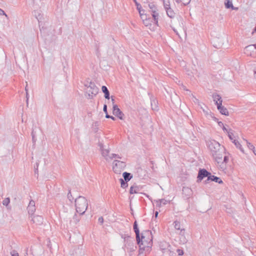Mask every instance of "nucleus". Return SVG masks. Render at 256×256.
I'll return each mask as SVG.
<instances>
[{
    "mask_svg": "<svg viewBox=\"0 0 256 256\" xmlns=\"http://www.w3.org/2000/svg\"><path fill=\"white\" fill-rule=\"evenodd\" d=\"M206 144L212 158L218 164H220V160H222L223 154H226L225 147L214 140L208 141Z\"/></svg>",
    "mask_w": 256,
    "mask_h": 256,
    "instance_id": "1",
    "label": "nucleus"
},
{
    "mask_svg": "<svg viewBox=\"0 0 256 256\" xmlns=\"http://www.w3.org/2000/svg\"><path fill=\"white\" fill-rule=\"evenodd\" d=\"M144 234L150 236V238L146 240L144 232L141 233L140 238H142V241L139 244H138L139 246L138 252L140 254H143L144 252H150L152 246V236L151 231L150 230H146L144 231Z\"/></svg>",
    "mask_w": 256,
    "mask_h": 256,
    "instance_id": "2",
    "label": "nucleus"
},
{
    "mask_svg": "<svg viewBox=\"0 0 256 256\" xmlns=\"http://www.w3.org/2000/svg\"><path fill=\"white\" fill-rule=\"evenodd\" d=\"M76 212L80 214H84L88 207L87 200L84 196H79L75 200Z\"/></svg>",
    "mask_w": 256,
    "mask_h": 256,
    "instance_id": "3",
    "label": "nucleus"
},
{
    "mask_svg": "<svg viewBox=\"0 0 256 256\" xmlns=\"http://www.w3.org/2000/svg\"><path fill=\"white\" fill-rule=\"evenodd\" d=\"M148 6L149 8L150 9L149 12L151 14L152 19L154 20V22L156 25L158 26L159 14L158 12V8L154 2L150 3Z\"/></svg>",
    "mask_w": 256,
    "mask_h": 256,
    "instance_id": "4",
    "label": "nucleus"
},
{
    "mask_svg": "<svg viewBox=\"0 0 256 256\" xmlns=\"http://www.w3.org/2000/svg\"><path fill=\"white\" fill-rule=\"evenodd\" d=\"M112 170L114 172L117 174H120L126 167L125 162L118 160H114L113 162Z\"/></svg>",
    "mask_w": 256,
    "mask_h": 256,
    "instance_id": "5",
    "label": "nucleus"
},
{
    "mask_svg": "<svg viewBox=\"0 0 256 256\" xmlns=\"http://www.w3.org/2000/svg\"><path fill=\"white\" fill-rule=\"evenodd\" d=\"M124 246L130 252H134L136 248L134 246V242L130 239V236H124Z\"/></svg>",
    "mask_w": 256,
    "mask_h": 256,
    "instance_id": "6",
    "label": "nucleus"
},
{
    "mask_svg": "<svg viewBox=\"0 0 256 256\" xmlns=\"http://www.w3.org/2000/svg\"><path fill=\"white\" fill-rule=\"evenodd\" d=\"M210 172L205 168H200L198 172L197 176V182H200L205 178H208L210 175Z\"/></svg>",
    "mask_w": 256,
    "mask_h": 256,
    "instance_id": "7",
    "label": "nucleus"
},
{
    "mask_svg": "<svg viewBox=\"0 0 256 256\" xmlns=\"http://www.w3.org/2000/svg\"><path fill=\"white\" fill-rule=\"evenodd\" d=\"M87 86L88 90V92H90L91 94L96 96L98 92V88L96 86L94 82H90L88 85L85 84Z\"/></svg>",
    "mask_w": 256,
    "mask_h": 256,
    "instance_id": "8",
    "label": "nucleus"
},
{
    "mask_svg": "<svg viewBox=\"0 0 256 256\" xmlns=\"http://www.w3.org/2000/svg\"><path fill=\"white\" fill-rule=\"evenodd\" d=\"M133 230L136 234V238L137 244H139L142 241V238H140L141 236V234L140 233V230L138 226V224L136 220H135L133 224Z\"/></svg>",
    "mask_w": 256,
    "mask_h": 256,
    "instance_id": "9",
    "label": "nucleus"
},
{
    "mask_svg": "<svg viewBox=\"0 0 256 256\" xmlns=\"http://www.w3.org/2000/svg\"><path fill=\"white\" fill-rule=\"evenodd\" d=\"M112 114L120 120H124V114L118 108L117 104H114L112 107Z\"/></svg>",
    "mask_w": 256,
    "mask_h": 256,
    "instance_id": "10",
    "label": "nucleus"
},
{
    "mask_svg": "<svg viewBox=\"0 0 256 256\" xmlns=\"http://www.w3.org/2000/svg\"><path fill=\"white\" fill-rule=\"evenodd\" d=\"M192 194V190L188 187H183L182 190V197L184 199H188Z\"/></svg>",
    "mask_w": 256,
    "mask_h": 256,
    "instance_id": "11",
    "label": "nucleus"
},
{
    "mask_svg": "<svg viewBox=\"0 0 256 256\" xmlns=\"http://www.w3.org/2000/svg\"><path fill=\"white\" fill-rule=\"evenodd\" d=\"M218 126H223V130L228 133V137L229 138L232 140H234L233 130L232 129H227L224 126L222 122H218Z\"/></svg>",
    "mask_w": 256,
    "mask_h": 256,
    "instance_id": "12",
    "label": "nucleus"
},
{
    "mask_svg": "<svg viewBox=\"0 0 256 256\" xmlns=\"http://www.w3.org/2000/svg\"><path fill=\"white\" fill-rule=\"evenodd\" d=\"M217 108L222 114L226 116H228L229 115V112L228 110L222 105V104L218 103L217 106Z\"/></svg>",
    "mask_w": 256,
    "mask_h": 256,
    "instance_id": "13",
    "label": "nucleus"
},
{
    "mask_svg": "<svg viewBox=\"0 0 256 256\" xmlns=\"http://www.w3.org/2000/svg\"><path fill=\"white\" fill-rule=\"evenodd\" d=\"M228 160H229L228 156H224L223 161L222 162V160H220V164H219L220 168L222 170H226V164L228 163Z\"/></svg>",
    "mask_w": 256,
    "mask_h": 256,
    "instance_id": "14",
    "label": "nucleus"
},
{
    "mask_svg": "<svg viewBox=\"0 0 256 256\" xmlns=\"http://www.w3.org/2000/svg\"><path fill=\"white\" fill-rule=\"evenodd\" d=\"M150 103L152 110H153L158 111V101L156 98L152 96L150 98Z\"/></svg>",
    "mask_w": 256,
    "mask_h": 256,
    "instance_id": "15",
    "label": "nucleus"
},
{
    "mask_svg": "<svg viewBox=\"0 0 256 256\" xmlns=\"http://www.w3.org/2000/svg\"><path fill=\"white\" fill-rule=\"evenodd\" d=\"M32 220L36 224L40 225L43 222V218L42 216L38 215L34 216L32 218Z\"/></svg>",
    "mask_w": 256,
    "mask_h": 256,
    "instance_id": "16",
    "label": "nucleus"
},
{
    "mask_svg": "<svg viewBox=\"0 0 256 256\" xmlns=\"http://www.w3.org/2000/svg\"><path fill=\"white\" fill-rule=\"evenodd\" d=\"M224 4L225 8L227 9H232L233 10H238V8L234 7L232 4V0H225Z\"/></svg>",
    "mask_w": 256,
    "mask_h": 256,
    "instance_id": "17",
    "label": "nucleus"
},
{
    "mask_svg": "<svg viewBox=\"0 0 256 256\" xmlns=\"http://www.w3.org/2000/svg\"><path fill=\"white\" fill-rule=\"evenodd\" d=\"M212 97L213 98V100L214 102V104L216 105V106H218V103L222 104V100L221 96L220 94L216 93H214L212 94Z\"/></svg>",
    "mask_w": 256,
    "mask_h": 256,
    "instance_id": "18",
    "label": "nucleus"
},
{
    "mask_svg": "<svg viewBox=\"0 0 256 256\" xmlns=\"http://www.w3.org/2000/svg\"><path fill=\"white\" fill-rule=\"evenodd\" d=\"M208 180H210V182H214L219 184H223V182L220 178L212 175V174H210V176L208 177Z\"/></svg>",
    "mask_w": 256,
    "mask_h": 256,
    "instance_id": "19",
    "label": "nucleus"
},
{
    "mask_svg": "<svg viewBox=\"0 0 256 256\" xmlns=\"http://www.w3.org/2000/svg\"><path fill=\"white\" fill-rule=\"evenodd\" d=\"M174 227L176 230H180V234L184 236L185 230L184 228H181L180 222L178 220H176L174 222Z\"/></svg>",
    "mask_w": 256,
    "mask_h": 256,
    "instance_id": "20",
    "label": "nucleus"
},
{
    "mask_svg": "<svg viewBox=\"0 0 256 256\" xmlns=\"http://www.w3.org/2000/svg\"><path fill=\"white\" fill-rule=\"evenodd\" d=\"M143 22V24L146 26H151L152 22H153V19L150 16V15L144 18V19H142Z\"/></svg>",
    "mask_w": 256,
    "mask_h": 256,
    "instance_id": "21",
    "label": "nucleus"
},
{
    "mask_svg": "<svg viewBox=\"0 0 256 256\" xmlns=\"http://www.w3.org/2000/svg\"><path fill=\"white\" fill-rule=\"evenodd\" d=\"M102 90L104 94L105 98L109 100L110 98V94L107 87L105 86H102Z\"/></svg>",
    "mask_w": 256,
    "mask_h": 256,
    "instance_id": "22",
    "label": "nucleus"
},
{
    "mask_svg": "<svg viewBox=\"0 0 256 256\" xmlns=\"http://www.w3.org/2000/svg\"><path fill=\"white\" fill-rule=\"evenodd\" d=\"M122 176L124 180L129 182L132 178L133 176L132 174L125 172H123Z\"/></svg>",
    "mask_w": 256,
    "mask_h": 256,
    "instance_id": "23",
    "label": "nucleus"
},
{
    "mask_svg": "<svg viewBox=\"0 0 256 256\" xmlns=\"http://www.w3.org/2000/svg\"><path fill=\"white\" fill-rule=\"evenodd\" d=\"M168 9L166 10L167 16L170 18H174L176 16V14L170 7H168Z\"/></svg>",
    "mask_w": 256,
    "mask_h": 256,
    "instance_id": "24",
    "label": "nucleus"
},
{
    "mask_svg": "<svg viewBox=\"0 0 256 256\" xmlns=\"http://www.w3.org/2000/svg\"><path fill=\"white\" fill-rule=\"evenodd\" d=\"M139 190V187L138 186L133 185L130 188V194H136Z\"/></svg>",
    "mask_w": 256,
    "mask_h": 256,
    "instance_id": "25",
    "label": "nucleus"
},
{
    "mask_svg": "<svg viewBox=\"0 0 256 256\" xmlns=\"http://www.w3.org/2000/svg\"><path fill=\"white\" fill-rule=\"evenodd\" d=\"M138 12L141 19H144V18L149 16L148 14L145 13V10H143L142 8L138 10Z\"/></svg>",
    "mask_w": 256,
    "mask_h": 256,
    "instance_id": "26",
    "label": "nucleus"
},
{
    "mask_svg": "<svg viewBox=\"0 0 256 256\" xmlns=\"http://www.w3.org/2000/svg\"><path fill=\"white\" fill-rule=\"evenodd\" d=\"M232 142L234 144V145L236 146L238 148V149H240V151L242 152L243 153H244V150L241 145V144L238 141L236 140H234L233 141H232Z\"/></svg>",
    "mask_w": 256,
    "mask_h": 256,
    "instance_id": "27",
    "label": "nucleus"
},
{
    "mask_svg": "<svg viewBox=\"0 0 256 256\" xmlns=\"http://www.w3.org/2000/svg\"><path fill=\"white\" fill-rule=\"evenodd\" d=\"M27 210L28 214L32 216L36 211V206H28L27 207Z\"/></svg>",
    "mask_w": 256,
    "mask_h": 256,
    "instance_id": "28",
    "label": "nucleus"
},
{
    "mask_svg": "<svg viewBox=\"0 0 256 256\" xmlns=\"http://www.w3.org/2000/svg\"><path fill=\"white\" fill-rule=\"evenodd\" d=\"M120 182L121 187L122 188H125L128 186V182H126L123 180V178H120Z\"/></svg>",
    "mask_w": 256,
    "mask_h": 256,
    "instance_id": "29",
    "label": "nucleus"
},
{
    "mask_svg": "<svg viewBox=\"0 0 256 256\" xmlns=\"http://www.w3.org/2000/svg\"><path fill=\"white\" fill-rule=\"evenodd\" d=\"M82 214H79L78 215L76 214H75L73 216V220L74 222L75 223V224H76L78 222H80V216Z\"/></svg>",
    "mask_w": 256,
    "mask_h": 256,
    "instance_id": "30",
    "label": "nucleus"
},
{
    "mask_svg": "<svg viewBox=\"0 0 256 256\" xmlns=\"http://www.w3.org/2000/svg\"><path fill=\"white\" fill-rule=\"evenodd\" d=\"M244 140L246 141V144H247V146L248 147V148L250 150H252V151L254 150V149H255V148L254 146L251 144L250 142L248 140H245L244 139Z\"/></svg>",
    "mask_w": 256,
    "mask_h": 256,
    "instance_id": "31",
    "label": "nucleus"
},
{
    "mask_svg": "<svg viewBox=\"0 0 256 256\" xmlns=\"http://www.w3.org/2000/svg\"><path fill=\"white\" fill-rule=\"evenodd\" d=\"M10 202V198H6L2 202V204L4 206H5L8 208Z\"/></svg>",
    "mask_w": 256,
    "mask_h": 256,
    "instance_id": "32",
    "label": "nucleus"
},
{
    "mask_svg": "<svg viewBox=\"0 0 256 256\" xmlns=\"http://www.w3.org/2000/svg\"><path fill=\"white\" fill-rule=\"evenodd\" d=\"M102 154L103 156L106 157L108 156V154L110 152L108 150L106 149H102V150H101Z\"/></svg>",
    "mask_w": 256,
    "mask_h": 256,
    "instance_id": "33",
    "label": "nucleus"
},
{
    "mask_svg": "<svg viewBox=\"0 0 256 256\" xmlns=\"http://www.w3.org/2000/svg\"><path fill=\"white\" fill-rule=\"evenodd\" d=\"M246 50H256V44H251L249 45L246 47Z\"/></svg>",
    "mask_w": 256,
    "mask_h": 256,
    "instance_id": "34",
    "label": "nucleus"
},
{
    "mask_svg": "<svg viewBox=\"0 0 256 256\" xmlns=\"http://www.w3.org/2000/svg\"><path fill=\"white\" fill-rule=\"evenodd\" d=\"M39 165V162H36V164L34 166V174H38V167Z\"/></svg>",
    "mask_w": 256,
    "mask_h": 256,
    "instance_id": "35",
    "label": "nucleus"
},
{
    "mask_svg": "<svg viewBox=\"0 0 256 256\" xmlns=\"http://www.w3.org/2000/svg\"><path fill=\"white\" fill-rule=\"evenodd\" d=\"M164 9H165L166 10L168 9L169 8L168 7H170V2L168 1V2L166 3L164 0Z\"/></svg>",
    "mask_w": 256,
    "mask_h": 256,
    "instance_id": "36",
    "label": "nucleus"
},
{
    "mask_svg": "<svg viewBox=\"0 0 256 256\" xmlns=\"http://www.w3.org/2000/svg\"><path fill=\"white\" fill-rule=\"evenodd\" d=\"M134 1V2L136 6V9L137 10H139L141 8H142L141 5L140 4H139L137 1L136 0H132Z\"/></svg>",
    "mask_w": 256,
    "mask_h": 256,
    "instance_id": "37",
    "label": "nucleus"
},
{
    "mask_svg": "<svg viewBox=\"0 0 256 256\" xmlns=\"http://www.w3.org/2000/svg\"><path fill=\"white\" fill-rule=\"evenodd\" d=\"M67 196H68V198L70 202H72V200H74V198L72 197V194H71V192H70V190H69Z\"/></svg>",
    "mask_w": 256,
    "mask_h": 256,
    "instance_id": "38",
    "label": "nucleus"
},
{
    "mask_svg": "<svg viewBox=\"0 0 256 256\" xmlns=\"http://www.w3.org/2000/svg\"><path fill=\"white\" fill-rule=\"evenodd\" d=\"M210 116L211 118H212V120H213L214 121H215V122H218H218H221L220 121H218V118H216V117H215V116H214V114H212V113L210 112Z\"/></svg>",
    "mask_w": 256,
    "mask_h": 256,
    "instance_id": "39",
    "label": "nucleus"
},
{
    "mask_svg": "<svg viewBox=\"0 0 256 256\" xmlns=\"http://www.w3.org/2000/svg\"><path fill=\"white\" fill-rule=\"evenodd\" d=\"M168 251L170 252L169 255L170 256H174V254H175L173 252H172L170 250L171 246L169 244H168Z\"/></svg>",
    "mask_w": 256,
    "mask_h": 256,
    "instance_id": "40",
    "label": "nucleus"
},
{
    "mask_svg": "<svg viewBox=\"0 0 256 256\" xmlns=\"http://www.w3.org/2000/svg\"><path fill=\"white\" fill-rule=\"evenodd\" d=\"M113 158H121L122 157L120 156L118 154H112V156L110 157V158L112 159Z\"/></svg>",
    "mask_w": 256,
    "mask_h": 256,
    "instance_id": "41",
    "label": "nucleus"
},
{
    "mask_svg": "<svg viewBox=\"0 0 256 256\" xmlns=\"http://www.w3.org/2000/svg\"><path fill=\"white\" fill-rule=\"evenodd\" d=\"M176 252L178 256H182L184 254V250L182 249L178 248L176 250Z\"/></svg>",
    "mask_w": 256,
    "mask_h": 256,
    "instance_id": "42",
    "label": "nucleus"
},
{
    "mask_svg": "<svg viewBox=\"0 0 256 256\" xmlns=\"http://www.w3.org/2000/svg\"><path fill=\"white\" fill-rule=\"evenodd\" d=\"M182 4L186 6V5H188V4H190V2L191 0H182Z\"/></svg>",
    "mask_w": 256,
    "mask_h": 256,
    "instance_id": "43",
    "label": "nucleus"
},
{
    "mask_svg": "<svg viewBox=\"0 0 256 256\" xmlns=\"http://www.w3.org/2000/svg\"><path fill=\"white\" fill-rule=\"evenodd\" d=\"M160 200L162 202V204L163 205H166L168 203L170 202V201H168L165 199H160Z\"/></svg>",
    "mask_w": 256,
    "mask_h": 256,
    "instance_id": "44",
    "label": "nucleus"
},
{
    "mask_svg": "<svg viewBox=\"0 0 256 256\" xmlns=\"http://www.w3.org/2000/svg\"><path fill=\"white\" fill-rule=\"evenodd\" d=\"M12 256H19L18 252L16 250H12L10 252Z\"/></svg>",
    "mask_w": 256,
    "mask_h": 256,
    "instance_id": "45",
    "label": "nucleus"
},
{
    "mask_svg": "<svg viewBox=\"0 0 256 256\" xmlns=\"http://www.w3.org/2000/svg\"><path fill=\"white\" fill-rule=\"evenodd\" d=\"M32 142H33V143L34 144L36 142V138L35 134H34V130H32Z\"/></svg>",
    "mask_w": 256,
    "mask_h": 256,
    "instance_id": "46",
    "label": "nucleus"
},
{
    "mask_svg": "<svg viewBox=\"0 0 256 256\" xmlns=\"http://www.w3.org/2000/svg\"><path fill=\"white\" fill-rule=\"evenodd\" d=\"M154 201L156 203V206L157 207L160 208L162 206V202H161L160 200V199H158V200H154Z\"/></svg>",
    "mask_w": 256,
    "mask_h": 256,
    "instance_id": "47",
    "label": "nucleus"
},
{
    "mask_svg": "<svg viewBox=\"0 0 256 256\" xmlns=\"http://www.w3.org/2000/svg\"><path fill=\"white\" fill-rule=\"evenodd\" d=\"M28 206H35V202L34 200H31L30 202H29V204L28 205Z\"/></svg>",
    "mask_w": 256,
    "mask_h": 256,
    "instance_id": "48",
    "label": "nucleus"
},
{
    "mask_svg": "<svg viewBox=\"0 0 256 256\" xmlns=\"http://www.w3.org/2000/svg\"><path fill=\"white\" fill-rule=\"evenodd\" d=\"M192 100L194 103H198L199 102L198 100L197 99L193 94H192Z\"/></svg>",
    "mask_w": 256,
    "mask_h": 256,
    "instance_id": "49",
    "label": "nucleus"
},
{
    "mask_svg": "<svg viewBox=\"0 0 256 256\" xmlns=\"http://www.w3.org/2000/svg\"><path fill=\"white\" fill-rule=\"evenodd\" d=\"M0 15L3 16L4 15L6 16H8L7 14L5 13L4 10H3L2 8H0Z\"/></svg>",
    "mask_w": 256,
    "mask_h": 256,
    "instance_id": "50",
    "label": "nucleus"
},
{
    "mask_svg": "<svg viewBox=\"0 0 256 256\" xmlns=\"http://www.w3.org/2000/svg\"><path fill=\"white\" fill-rule=\"evenodd\" d=\"M98 222L100 224H102L104 222V218L102 216L100 217L98 219Z\"/></svg>",
    "mask_w": 256,
    "mask_h": 256,
    "instance_id": "51",
    "label": "nucleus"
},
{
    "mask_svg": "<svg viewBox=\"0 0 256 256\" xmlns=\"http://www.w3.org/2000/svg\"><path fill=\"white\" fill-rule=\"evenodd\" d=\"M103 110L104 112V113L106 112H108V110H107V105L106 104H104V107H103Z\"/></svg>",
    "mask_w": 256,
    "mask_h": 256,
    "instance_id": "52",
    "label": "nucleus"
},
{
    "mask_svg": "<svg viewBox=\"0 0 256 256\" xmlns=\"http://www.w3.org/2000/svg\"><path fill=\"white\" fill-rule=\"evenodd\" d=\"M98 146H100V150L104 149V144L102 142H99Z\"/></svg>",
    "mask_w": 256,
    "mask_h": 256,
    "instance_id": "53",
    "label": "nucleus"
},
{
    "mask_svg": "<svg viewBox=\"0 0 256 256\" xmlns=\"http://www.w3.org/2000/svg\"><path fill=\"white\" fill-rule=\"evenodd\" d=\"M94 96V94H91L90 92H88V98L89 99L92 98L93 96Z\"/></svg>",
    "mask_w": 256,
    "mask_h": 256,
    "instance_id": "54",
    "label": "nucleus"
},
{
    "mask_svg": "<svg viewBox=\"0 0 256 256\" xmlns=\"http://www.w3.org/2000/svg\"><path fill=\"white\" fill-rule=\"evenodd\" d=\"M36 18L40 22V20L41 19V15L40 14H38V16H36Z\"/></svg>",
    "mask_w": 256,
    "mask_h": 256,
    "instance_id": "55",
    "label": "nucleus"
},
{
    "mask_svg": "<svg viewBox=\"0 0 256 256\" xmlns=\"http://www.w3.org/2000/svg\"><path fill=\"white\" fill-rule=\"evenodd\" d=\"M100 122L98 121H96L94 122V124L95 126H99Z\"/></svg>",
    "mask_w": 256,
    "mask_h": 256,
    "instance_id": "56",
    "label": "nucleus"
},
{
    "mask_svg": "<svg viewBox=\"0 0 256 256\" xmlns=\"http://www.w3.org/2000/svg\"><path fill=\"white\" fill-rule=\"evenodd\" d=\"M26 104L27 106L28 105V92L26 93Z\"/></svg>",
    "mask_w": 256,
    "mask_h": 256,
    "instance_id": "57",
    "label": "nucleus"
},
{
    "mask_svg": "<svg viewBox=\"0 0 256 256\" xmlns=\"http://www.w3.org/2000/svg\"><path fill=\"white\" fill-rule=\"evenodd\" d=\"M105 114H106V116H106V118H110V116L108 114V112H106Z\"/></svg>",
    "mask_w": 256,
    "mask_h": 256,
    "instance_id": "58",
    "label": "nucleus"
},
{
    "mask_svg": "<svg viewBox=\"0 0 256 256\" xmlns=\"http://www.w3.org/2000/svg\"><path fill=\"white\" fill-rule=\"evenodd\" d=\"M210 182V180H208V178H207V179L204 181V183L206 184H208Z\"/></svg>",
    "mask_w": 256,
    "mask_h": 256,
    "instance_id": "59",
    "label": "nucleus"
},
{
    "mask_svg": "<svg viewBox=\"0 0 256 256\" xmlns=\"http://www.w3.org/2000/svg\"><path fill=\"white\" fill-rule=\"evenodd\" d=\"M158 211H156L154 212V217H155L156 218L158 217Z\"/></svg>",
    "mask_w": 256,
    "mask_h": 256,
    "instance_id": "60",
    "label": "nucleus"
},
{
    "mask_svg": "<svg viewBox=\"0 0 256 256\" xmlns=\"http://www.w3.org/2000/svg\"><path fill=\"white\" fill-rule=\"evenodd\" d=\"M110 118L112 119V120H116V118L112 116H110V118Z\"/></svg>",
    "mask_w": 256,
    "mask_h": 256,
    "instance_id": "61",
    "label": "nucleus"
},
{
    "mask_svg": "<svg viewBox=\"0 0 256 256\" xmlns=\"http://www.w3.org/2000/svg\"><path fill=\"white\" fill-rule=\"evenodd\" d=\"M182 0H176V2L177 4L182 3Z\"/></svg>",
    "mask_w": 256,
    "mask_h": 256,
    "instance_id": "62",
    "label": "nucleus"
},
{
    "mask_svg": "<svg viewBox=\"0 0 256 256\" xmlns=\"http://www.w3.org/2000/svg\"><path fill=\"white\" fill-rule=\"evenodd\" d=\"M25 90H26V92H28V84L27 83H26V86L25 87Z\"/></svg>",
    "mask_w": 256,
    "mask_h": 256,
    "instance_id": "63",
    "label": "nucleus"
},
{
    "mask_svg": "<svg viewBox=\"0 0 256 256\" xmlns=\"http://www.w3.org/2000/svg\"><path fill=\"white\" fill-rule=\"evenodd\" d=\"M111 98H112V103L114 104V96H112Z\"/></svg>",
    "mask_w": 256,
    "mask_h": 256,
    "instance_id": "64",
    "label": "nucleus"
}]
</instances>
